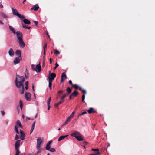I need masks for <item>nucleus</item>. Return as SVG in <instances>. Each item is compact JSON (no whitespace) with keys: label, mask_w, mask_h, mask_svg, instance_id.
I'll use <instances>...</instances> for the list:
<instances>
[{"label":"nucleus","mask_w":155,"mask_h":155,"mask_svg":"<svg viewBox=\"0 0 155 155\" xmlns=\"http://www.w3.org/2000/svg\"><path fill=\"white\" fill-rule=\"evenodd\" d=\"M69 83L71 85H73V84H72V81L71 80H70L69 81Z\"/></svg>","instance_id":"603ef678"},{"label":"nucleus","mask_w":155,"mask_h":155,"mask_svg":"<svg viewBox=\"0 0 155 155\" xmlns=\"http://www.w3.org/2000/svg\"><path fill=\"white\" fill-rule=\"evenodd\" d=\"M35 122H36L35 121H34L32 124V125L31 127V130L30 134H31V133H32V132L34 130V129L35 128Z\"/></svg>","instance_id":"6ab92c4d"},{"label":"nucleus","mask_w":155,"mask_h":155,"mask_svg":"<svg viewBox=\"0 0 155 155\" xmlns=\"http://www.w3.org/2000/svg\"><path fill=\"white\" fill-rule=\"evenodd\" d=\"M75 114L74 111H73L72 112V114H71V115L69 116L70 117L72 118L74 116Z\"/></svg>","instance_id":"ea45409f"},{"label":"nucleus","mask_w":155,"mask_h":155,"mask_svg":"<svg viewBox=\"0 0 155 155\" xmlns=\"http://www.w3.org/2000/svg\"><path fill=\"white\" fill-rule=\"evenodd\" d=\"M26 120H30V119L29 117H26Z\"/></svg>","instance_id":"680f3d73"},{"label":"nucleus","mask_w":155,"mask_h":155,"mask_svg":"<svg viewBox=\"0 0 155 155\" xmlns=\"http://www.w3.org/2000/svg\"><path fill=\"white\" fill-rule=\"evenodd\" d=\"M54 53L56 54H60V52L58 50L54 49Z\"/></svg>","instance_id":"4c0bfd02"},{"label":"nucleus","mask_w":155,"mask_h":155,"mask_svg":"<svg viewBox=\"0 0 155 155\" xmlns=\"http://www.w3.org/2000/svg\"><path fill=\"white\" fill-rule=\"evenodd\" d=\"M79 89L80 91H82L83 92H84V94H86V91H85V90L83 89H82V88H81V87H80V88H79Z\"/></svg>","instance_id":"58836bf2"},{"label":"nucleus","mask_w":155,"mask_h":155,"mask_svg":"<svg viewBox=\"0 0 155 155\" xmlns=\"http://www.w3.org/2000/svg\"><path fill=\"white\" fill-rule=\"evenodd\" d=\"M85 98V94H84L83 95L82 99V101L84 103L85 102V101H84V99Z\"/></svg>","instance_id":"f704fd0d"},{"label":"nucleus","mask_w":155,"mask_h":155,"mask_svg":"<svg viewBox=\"0 0 155 155\" xmlns=\"http://www.w3.org/2000/svg\"><path fill=\"white\" fill-rule=\"evenodd\" d=\"M1 112L2 115H5V112L4 111H2Z\"/></svg>","instance_id":"864d4df0"},{"label":"nucleus","mask_w":155,"mask_h":155,"mask_svg":"<svg viewBox=\"0 0 155 155\" xmlns=\"http://www.w3.org/2000/svg\"><path fill=\"white\" fill-rule=\"evenodd\" d=\"M75 137L78 141H81L83 140V138L81 136L80 134L78 136H75Z\"/></svg>","instance_id":"dca6fc26"},{"label":"nucleus","mask_w":155,"mask_h":155,"mask_svg":"<svg viewBox=\"0 0 155 155\" xmlns=\"http://www.w3.org/2000/svg\"><path fill=\"white\" fill-rule=\"evenodd\" d=\"M25 86H28V81H27L25 82Z\"/></svg>","instance_id":"09e8293b"},{"label":"nucleus","mask_w":155,"mask_h":155,"mask_svg":"<svg viewBox=\"0 0 155 155\" xmlns=\"http://www.w3.org/2000/svg\"><path fill=\"white\" fill-rule=\"evenodd\" d=\"M62 92H63V91L61 90H60V91H58V93H62Z\"/></svg>","instance_id":"052dcab7"},{"label":"nucleus","mask_w":155,"mask_h":155,"mask_svg":"<svg viewBox=\"0 0 155 155\" xmlns=\"http://www.w3.org/2000/svg\"><path fill=\"white\" fill-rule=\"evenodd\" d=\"M63 102L62 101H61V100L60 101H58L57 103H55L54 104V106L55 107H57L58 106L61 104Z\"/></svg>","instance_id":"cd10ccee"},{"label":"nucleus","mask_w":155,"mask_h":155,"mask_svg":"<svg viewBox=\"0 0 155 155\" xmlns=\"http://www.w3.org/2000/svg\"><path fill=\"white\" fill-rule=\"evenodd\" d=\"M19 138V137L18 136L17 134H16L15 136V140H17Z\"/></svg>","instance_id":"49530a36"},{"label":"nucleus","mask_w":155,"mask_h":155,"mask_svg":"<svg viewBox=\"0 0 155 155\" xmlns=\"http://www.w3.org/2000/svg\"><path fill=\"white\" fill-rule=\"evenodd\" d=\"M46 48H47V47L44 46L43 49H44V55H45V54L46 49Z\"/></svg>","instance_id":"37998d69"},{"label":"nucleus","mask_w":155,"mask_h":155,"mask_svg":"<svg viewBox=\"0 0 155 155\" xmlns=\"http://www.w3.org/2000/svg\"><path fill=\"white\" fill-rule=\"evenodd\" d=\"M48 150L52 152H54L56 151V150H55V149L52 148H51V149L50 148L49 150Z\"/></svg>","instance_id":"c9c22d12"},{"label":"nucleus","mask_w":155,"mask_h":155,"mask_svg":"<svg viewBox=\"0 0 155 155\" xmlns=\"http://www.w3.org/2000/svg\"><path fill=\"white\" fill-rule=\"evenodd\" d=\"M9 28L11 31H12L14 34H16V32L13 27L11 26H9Z\"/></svg>","instance_id":"b1692460"},{"label":"nucleus","mask_w":155,"mask_h":155,"mask_svg":"<svg viewBox=\"0 0 155 155\" xmlns=\"http://www.w3.org/2000/svg\"><path fill=\"white\" fill-rule=\"evenodd\" d=\"M8 54L9 55L13 57L14 55V52L12 48H10L8 51Z\"/></svg>","instance_id":"9b49d317"},{"label":"nucleus","mask_w":155,"mask_h":155,"mask_svg":"<svg viewBox=\"0 0 155 155\" xmlns=\"http://www.w3.org/2000/svg\"><path fill=\"white\" fill-rule=\"evenodd\" d=\"M25 99L28 101H30L31 99V94L28 92L25 93Z\"/></svg>","instance_id":"423d86ee"},{"label":"nucleus","mask_w":155,"mask_h":155,"mask_svg":"<svg viewBox=\"0 0 155 155\" xmlns=\"http://www.w3.org/2000/svg\"><path fill=\"white\" fill-rule=\"evenodd\" d=\"M86 113H87L86 112V111L83 112L81 114H80L79 115L81 116V115H84L85 114H86Z\"/></svg>","instance_id":"8fccbe9b"},{"label":"nucleus","mask_w":155,"mask_h":155,"mask_svg":"<svg viewBox=\"0 0 155 155\" xmlns=\"http://www.w3.org/2000/svg\"><path fill=\"white\" fill-rule=\"evenodd\" d=\"M17 41L19 43V46L20 47L23 48L25 47V44L24 42L23 39L19 40H17Z\"/></svg>","instance_id":"0eeeda50"},{"label":"nucleus","mask_w":155,"mask_h":155,"mask_svg":"<svg viewBox=\"0 0 155 155\" xmlns=\"http://www.w3.org/2000/svg\"><path fill=\"white\" fill-rule=\"evenodd\" d=\"M71 118L70 117H68L66 121L63 124V125L61 126H63L65 125L68 122H69L71 119Z\"/></svg>","instance_id":"f3484780"},{"label":"nucleus","mask_w":155,"mask_h":155,"mask_svg":"<svg viewBox=\"0 0 155 155\" xmlns=\"http://www.w3.org/2000/svg\"><path fill=\"white\" fill-rule=\"evenodd\" d=\"M16 153L15 155H19L20 154V151L19 149H15Z\"/></svg>","instance_id":"473e14b6"},{"label":"nucleus","mask_w":155,"mask_h":155,"mask_svg":"<svg viewBox=\"0 0 155 155\" xmlns=\"http://www.w3.org/2000/svg\"><path fill=\"white\" fill-rule=\"evenodd\" d=\"M50 101H49L47 100V105H50Z\"/></svg>","instance_id":"4d7b16f0"},{"label":"nucleus","mask_w":155,"mask_h":155,"mask_svg":"<svg viewBox=\"0 0 155 155\" xmlns=\"http://www.w3.org/2000/svg\"><path fill=\"white\" fill-rule=\"evenodd\" d=\"M49 82V89L51 90V85H52V81L51 80H48Z\"/></svg>","instance_id":"7c9ffc66"},{"label":"nucleus","mask_w":155,"mask_h":155,"mask_svg":"<svg viewBox=\"0 0 155 155\" xmlns=\"http://www.w3.org/2000/svg\"><path fill=\"white\" fill-rule=\"evenodd\" d=\"M49 60H50V63L51 64V62H52V59L51 58H50V59H49Z\"/></svg>","instance_id":"0e129e2a"},{"label":"nucleus","mask_w":155,"mask_h":155,"mask_svg":"<svg viewBox=\"0 0 155 155\" xmlns=\"http://www.w3.org/2000/svg\"><path fill=\"white\" fill-rule=\"evenodd\" d=\"M67 78V76L65 72L63 73L62 74L60 82H62Z\"/></svg>","instance_id":"6e6552de"},{"label":"nucleus","mask_w":155,"mask_h":155,"mask_svg":"<svg viewBox=\"0 0 155 155\" xmlns=\"http://www.w3.org/2000/svg\"><path fill=\"white\" fill-rule=\"evenodd\" d=\"M23 21L25 24H30L31 23L30 21L29 20L27 19H25L23 20Z\"/></svg>","instance_id":"a878e982"},{"label":"nucleus","mask_w":155,"mask_h":155,"mask_svg":"<svg viewBox=\"0 0 155 155\" xmlns=\"http://www.w3.org/2000/svg\"><path fill=\"white\" fill-rule=\"evenodd\" d=\"M19 104H20V107L21 109H22V103L21 101H20L19 102Z\"/></svg>","instance_id":"a19ab883"},{"label":"nucleus","mask_w":155,"mask_h":155,"mask_svg":"<svg viewBox=\"0 0 155 155\" xmlns=\"http://www.w3.org/2000/svg\"><path fill=\"white\" fill-rule=\"evenodd\" d=\"M37 149L38 150V151L36 153V154H38L41 152L40 148Z\"/></svg>","instance_id":"de8ad7c7"},{"label":"nucleus","mask_w":155,"mask_h":155,"mask_svg":"<svg viewBox=\"0 0 155 155\" xmlns=\"http://www.w3.org/2000/svg\"><path fill=\"white\" fill-rule=\"evenodd\" d=\"M15 54L19 57H21V51L20 50H17L15 51Z\"/></svg>","instance_id":"ddd939ff"},{"label":"nucleus","mask_w":155,"mask_h":155,"mask_svg":"<svg viewBox=\"0 0 155 155\" xmlns=\"http://www.w3.org/2000/svg\"><path fill=\"white\" fill-rule=\"evenodd\" d=\"M25 76L26 78L28 77V71H27V69H25Z\"/></svg>","instance_id":"2f4dec72"},{"label":"nucleus","mask_w":155,"mask_h":155,"mask_svg":"<svg viewBox=\"0 0 155 155\" xmlns=\"http://www.w3.org/2000/svg\"><path fill=\"white\" fill-rule=\"evenodd\" d=\"M18 40H20L22 39L23 35L21 32L20 31H17L16 33Z\"/></svg>","instance_id":"39448f33"},{"label":"nucleus","mask_w":155,"mask_h":155,"mask_svg":"<svg viewBox=\"0 0 155 155\" xmlns=\"http://www.w3.org/2000/svg\"><path fill=\"white\" fill-rule=\"evenodd\" d=\"M16 125H17L18 127V126H19V127L21 128H22V126L21 125V122L19 120H18L17 121V122L16 123Z\"/></svg>","instance_id":"aec40b11"},{"label":"nucleus","mask_w":155,"mask_h":155,"mask_svg":"<svg viewBox=\"0 0 155 155\" xmlns=\"http://www.w3.org/2000/svg\"><path fill=\"white\" fill-rule=\"evenodd\" d=\"M72 97H73V96H72L71 95V94L70 95V97H69V99H72Z\"/></svg>","instance_id":"bf43d9fd"},{"label":"nucleus","mask_w":155,"mask_h":155,"mask_svg":"<svg viewBox=\"0 0 155 155\" xmlns=\"http://www.w3.org/2000/svg\"><path fill=\"white\" fill-rule=\"evenodd\" d=\"M87 112L89 114H91L94 112L95 110L93 108L91 107L88 110Z\"/></svg>","instance_id":"4be33fe9"},{"label":"nucleus","mask_w":155,"mask_h":155,"mask_svg":"<svg viewBox=\"0 0 155 155\" xmlns=\"http://www.w3.org/2000/svg\"><path fill=\"white\" fill-rule=\"evenodd\" d=\"M14 130L17 134H19L18 127V126L15 125L14 126Z\"/></svg>","instance_id":"c85d7f7f"},{"label":"nucleus","mask_w":155,"mask_h":155,"mask_svg":"<svg viewBox=\"0 0 155 155\" xmlns=\"http://www.w3.org/2000/svg\"><path fill=\"white\" fill-rule=\"evenodd\" d=\"M80 134V133L78 131H75L74 133L71 134V136H74L75 137V136H78Z\"/></svg>","instance_id":"4468645a"},{"label":"nucleus","mask_w":155,"mask_h":155,"mask_svg":"<svg viewBox=\"0 0 155 155\" xmlns=\"http://www.w3.org/2000/svg\"><path fill=\"white\" fill-rule=\"evenodd\" d=\"M56 74L54 73H51V71L49 72V75L47 78V80H51L52 81L56 77Z\"/></svg>","instance_id":"7ed1b4c3"},{"label":"nucleus","mask_w":155,"mask_h":155,"mask_svg":"<svg viewBox=\"0 0 155 155\" xmlns=\"http://www.w3.org/2000/svg\"><path fill=\"white\" fill-rule=\"evenodd\" d=\"M72 86L74 87L75 89H79V88H80L78 85L77 84H73L72 85Z\"/></svg>","instance_id":"e433bc0d"},{"label":"nucleus","mask_w":155,"mask_h":155,"mask_svg":"<svg viewBox=\"0 0 155 155\" xmlns=\"http://www.w3.org/2000/svg\"><path fill=\"white\" fill-rule=\"evenodd\" d=\"M43 138L39 137L37 139V148L39 149L40 148V145L43 142Z\"/></svg>","instance_id":"20e7f679"},{"label":"nucleus","mask_w":155,"mask_h":155,"mask_svg":"<svg viewBox=\"0 0 155 155\" xmlns=\"http://www.w3.org/2000/svg\"><path fill=\"white\" fill-rule=\"evenodd\" d=\"M28 86H25V89L27 90L28 88Z\"/></svg>","instance_id":"69168bd1"},{"label":"nucleus","mask_w":155,"mask_h":155,"mask_svg":"<svg viewBox=\"0 0 155 155\" xmlns=\"http://www.w3.org/2000/svg\"><path fill=\"white\" fill-rule=\"evenodd\" d=\"M55 66L54 68H57V67H58L59 66V65L57 64V63H56L55 64Z\"/></svg>","instance_id":"5fc2aeb1"},{"label":"nucleus","mask_w":155,"mask_h":155,"mask_svg":"<svg viewBox=\"0 0 155 155\" xmlns=\"http://www.w3.org/2000/svg\"><path fill=\"white\" fill-rule=\"evenodd\" d=\"M68 136V135H62L58 139V141H61L66 137L67 136Z\"/></svg>","instance_id":"a211bd4d"},{"label":"nucleus","mask_w":155,"mask_h":155,"mask_svg":"<svg viewBox=\"0 0 155 155\" xmlns=\"http://www.w3.org/2000/svg\"><path fill=\"white\" fill-rule=\"evenodd\" d=\"M33 70L37 72H40L41 71V68H32Z\"/></svg>","instance_id":"c756f323"},{"label":"nucleus","mask_w":155,"mask_h":155,"mask_svg":"<svg viewBox=\"0 0 155 155\" xmlns=\"http://www.w3.org/2000/svg\"><path fill=\"white\" fill-rule=\"evenodd\" d=\"M50 105H48V108L47 109L48 110H50Z\"/></svg>","instance_id":"6e6d98bb"},{"label":"nucleus","mask_w":155,"mask_h":155,"mask_svg":"<svg viewBox=\"0 0 155 155\" xmlns=\"http://www.w3.org/2000/svg\"><path fill=\"white\" fill-rule=\"evenodd\" d=\"M52 143L51 141H49L47 144L46 147H45V149L47 150H48L50 149V145Z\"/></svg>","instance_id":"f8f14e48"},{"label":"nucleus","mask_w":155,"mask_h":155,"mask_svg":"<svg viewBox=\"0 0 155 155\" xmlns=\"http://www.w3.org/2000/svg\"><path fill=\"white\" fill-rule=\"evenodd\" d=\"M78 94V92L75 91L74 92H72L71 94L72 96L74 97L77 96Z\"/></svg>","instance_id":"393cba45"},{"label":"nucleus","mask_w":155,"mask_h":155,"mask_svg":"<svg viewBox=\"0 0 155 155\" xmlns=\"http://www.w3.org/2000/svg\"><path fill=\"white\" fill-rule=\"evenodd\" d=\"M0 14L2 17L4 18H7L8 16L7 15L2 12H0Z\"/></svg>","instance_id":"412c9836"},{"label":"nucleus","mask_w":155,"mask_h":155,"mask_svg":"<svg viewBox=\"0 0 155 155\" xmlns=\"http://www.w3.org/2000/svg\"><path fill=\"white\" fill-rule=\"evenodd\" d=\"M31 68H35V65L34 64H32L31 65Z\"/></svg>","instance_id":"338daca9"},{"label":"nucleus","mask_w":155,"mask_h":155,"mask_svg":"<svg viewBox=\"0 0 155 155\" xmlns=\"http://www.w3.org/2000/svg\"><path fill=\"white\" fill-rule=\"evenodd\" d=\"M66 91L68 94H70L71 92V90L69 87H68Z\"/></svg>","instance_id":"72a5a7b5"},{"label":"nucleus","mask_w":155,"mask_h":155,"mask_svg":"<svg viewBox=\"0 0 155 155\" xmlns=\"http://www.w3.org/2000/svg\"><path fill=\"white\" fill-rule=\"evenodd\" d=\"M22 26L23 28H25L28 29H29L31 28L30 27L28 26V25L23 23H22Z\"/></svg>","instance_id":"bb28decb"},{"label":"nucleus","mask_w":155,"mask_h":155,"mask_svg":"<svg viewBox=\"0 0 155 155\" xmlns=\"http://www.w3.org/2000/svg\"><path fill=\"white\" fill-rule=\"evenodd\" d=\"M20 140H18L16 141L15 143V149H19L20 144Z\"/></svg>","instance_id":"1a4fd4ad"},{"label":"nucleus","mask_w":155,"mask_h":155,"mask_svg":"<svg viewBox=\"0 0 155 155\" xmlns=\"http://www.w3.org/2000/svg\"><path fill=\"white\" fill-rule=\"evenodd\" d=\"M65 95L64 94L61 97V101H62V102H63V101H64V99L66 97Z\"/></svg>","instance_id":"c03bdc74"},{"label":"nucleus","mask_w":155,"mask_h":155,"mask_svg":"<svg viewBox=\"0 0 155 155\" xmlns=\"http://www.w3.org/2000/svg\"><path fill=\"white\" fill-rule=\"evenodd\" d=\"M24 81V77L16 74L15 83L17 87L20 89V93L22 94L24 93V88L23 84Z\"/></svg>","instance_id":"f257e3e1"},{"label":"nucleus","mask_w":155,"mask_h":155,"mask_svg":"<svg viewBox=\"0 0 155 155\" xmlns=\"http://www.w3.org/2000/svg\"><path fill=\"white\" fill-rule=\"evenodd\" d=\"M35 68H41L40 65V63L36 65Z\"/></svg>","instance_id":"a18cd8bd"},{"label":"nucleus","mask_w":155,"mask_h":155,"mask_svg":"<svg viewBox=\"0 0 155 155\" xmlns=\"http://www.w3.org/2000/svg\"><path fill=\"white\" fill-rule=\"evenodd\" d=\"M33 22H34L35 23L36 26H37L38 25V21H34Z\"/></svg>","instance_id":"3c124183"},{"label":"nucleus","mask_w":155,"mask_h":155,"mask_svg":"<svg viewBox=\"0 0 155 155\" xmlns=\"http://www.w3.org/2000/svg\"><path fill=\"white\" fill-rule=\"evenodd\" d=\"M20 61V58L19 57H16L14 61V63L15 64L19 63Z\"/></svg>","instance_id":"2eb2a0df"},{"label":"nucleus","mask_w":155,"mask_h":155,"mask_svg":"<svg viewBox=\"0 0 155 155\" xmlns=\"http://www.w3.org/2000/svg\"><path fill=\"white\" fill-rule=\"evenodd\" d=\"M39 8V7L38 6V5H36L33 7L31 9V10H34V11H37L38 9Z\"/></svg>","instance_id":"5701e85b"},{"label":"nucleus","mask_w":155,"mask_h":155,"mask_svg":"<svg viewBox=\"0 0 155 155\" xmlns=\"http://www.w3.org/2000/svg\"><path fill=\"white\" fill-rule=\"evenodd\" d=\"M68 94V93H66V94H64V95H65V97H66V96H68V94Z\"/></svg>","instance_id":"e2e57ef3"},{"label":"nucleus","mask_w":155,"mask_h":155,"mask_svg":"<svg viewBox=\"0 0 155 155\" xmlns=\"http://www.w3.org/2000/svg\"><path fill=\"white\" fill-rule=\"evenodd\" d=\"M12 10L13 12V13L14 15L16 16L21 19L25 18L24 16L21 15V14L19 13L18 11L16 9H14L13 8H12Z\"/></svg>","instance_id":"f03ea898"},{"label":"nucleus","mask_w":155,"mask_h":155,"mask_svg":"<svg viewBox=\"0 0 155 155\" xmlns=\"http://www.w3.org/2000/svg\"><path fill=\"white\" fill-rule=\"evenodd\" d=\"M20 138L22 140H24L25 139V134L24 132L21 130H20Z\"/></svg>","instance_id":"9d476101"},{"label":"nucleus","mask_w":155,"mask_h":155,"mask_svg":"<svg viewBox=\"0 0 155 155\" xmlns=\"http://www.w3.org/2000/svg\"><path fill=\"white\" fill-rule=\"evenodd\" d=\"M0 8H3V5L1 4V2L0 3Z\"/></svg>","instance_id":"13d9d810"},{"label":"nucleus","mask_w":155,"mask_h":155,"mask_svg":"<svg viewBox=\"0 0 155 155\" xmlns=\"http://www.w3.org/2000/svg\"><path fill=\"white\" fill-rule=\"evenodd\" d=\"M0 24H2V25L4 24V23L2 21L0 20Z\"/></svg>","instance_id":"774afa93"},{"label":"nucleus","mask_w":155,"mask_h":155,"mask_svg":"<svg viewBox=\"0 0 155 155\" xmlns=\"http://www.w3.org/2000/svg\"><path fill=\"white\" fill-rule=\"evenodd\" d=\"M92 150L94 151H97V152H99V149L97 148V149H92Z\"/></svg>","instance_id":"79ce46f5"}]
</instances>
